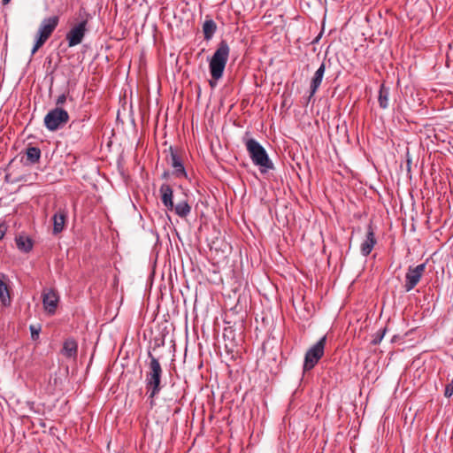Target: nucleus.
<instances>
[{
	"label": "nucleus",
	"instance_id": "f257e3e1",
	"mask_svg": "<svg viewBox=\"0 0 453 453\" xmlns=\"http://www.w3.org/2000/svg\"><path fill=\"white\" fill-rule=\"evenodd\" d=\"M148 357L149 361L146 364L145 388L148 397L150 399V403H153L154 397L159 394L162 388L163 369L159 360L154 357L150 351L148 352Z\"/></svg>",
	"mask_w": 453,
	"mask_h": 453
},
{
	"label": "nucleus",
	"instance_id": "f03ea898",
	"mask_svg": "<svg viewBox=\"0 0 453 453\" xmlns=\"http://www.w3.org/2000/svg\"><path fill=\"white\" fill-rule=\"evenodd\" d=\"M229 53L230 48L226 41H220L209 62V69L212 78L209 81V84L211 88L216 87L217 81L222 78Z\"/></svg>",
	"mask_w": 453,
	"mask_h": 453
},
{
	"label": "nucleus",
	"instance_id": "7ed1b4c3",
	"mask_svg": "<svg viewBox=\"0 0 453 453\" xmlns=\"http://www.w3.org/2000/svg\"><path fill=\"white\" fill-rule=\"evenodd\" d=\"M244 143L252 163L259 167L261 173H265L274 168L266 150L257 141L248 138L244 140Z\"/></svg>",
	"mask_w": 453,
	"mask_h": 453
},
{
	"label": "nucleus",
	"instance_id": "20e7f679",
	"mask_svg": "<svg viewBox=\"0 0 453 453\" xmlns=\"http://www.w3.org/2000/svg\"><path fill=\"white\" fill-rule=\"evenodd\" d=\"M59 23L58 16H51L42 19L39 29L36 42L32 49L31 54L35 52L47 42Z\"/></svg>",
	"mask_w": 453,
	"mask_h": 453
},
{
	"label": "nucleus",
	"instance_id": "39448f33",
	"mask_svg": "<svg viewBox=\"0 0 453 453\" xmlns=\"http://www.w3.org/2000/svg\"><path fill=\"white\" fill-rule=\"evenodd\" d=\"M326 336L321 337L314 345H312L305 353L303 370L310 371L318 364L324 355Z\"/></svg>",
	"mask_w": 453,
	"mask_h": 453
},
{
	"label": "nucleus",
	"instance_id": "423d86ee",
	"mask_svg": "<svg viewBox=\"0 0 453 453\" xmlns=\"http://www.w3.org/2000/svg\"><path fill=\"white\" fill-rule=\"evenodd\" d=\"M69 121L68 112L61 107L50 111L44 117V125L50 131L62 128Z\"/></svg>",
	"mask_w": 453,
	"mask_h": 453
},
{
	"label": "nucleus",
	"instance_id": "0eeeda50",
	"mask_svg": "<svg viewBox=\"0 0 453 453\" xmlns=\"http://www.w3.org/2000/svg\"><path fill=\"white\" fill-rule=\"evenodd\" d=\"M426 264L418 265L415 267L410 266L405 275L404 289L406 292L412 290L421 280L425 270Z\"/></svg>",
	"mask_w": 453,
	"mask_h": 453
},
{
	"label": "nucleus",
	"instance_id": "6e6552de",
	"mask_svg": "<svg viewBox=\"0 0 453 453\" xmlns=\"http://www.w3.org/2000/svg\"><path fill=\"white\" fill-rule=\"evenodd\" d=\"M42 299L46 313L50 316L54 315L59 303L58 292L53 288H44L42 293Z\"/></svg>",
	"mask_w": 453,
	"mask_h": 453
},
{
	"label": "nucleus",
	"instance_id": "1a4fd4ad",
	"mask_svg": "<svg viewBox=\"0 0 453 453\" xmlns=\"http://www.w3.org/2000/svg\"><path fill=\"white\" fill-rule=\"evenodd\" d=\"M169 151L170 157L167 161L173 169V174L176 177H187L180 151L173 147H170Z\"/></svg>",
	"mask_w": 453,
	"mask_h": 453
},
{
	"label": "nucleus",
	"instance_id": "9d476101",
	"mask_svg": "<svg viewBox=\"0 0 453 453\" xmlns=\"http://www.w3.org/2000/svg\"><path fill=\"white\" fill-rule=\"evenodd\" d=\"M87 21L83 20L73 27L66 35V40L69 47L80 44L85 35Z\"/></svg>",
	"mask_w": 453,
	"mask_h": 453
},
{
	"label": "nucleus",
	"instance_id": "9b49d317",
	"mask_svg": "<svg viewBox=\"0 0 453 453\" xmlns=\"http://www.w3.org/2000/svg\"><path fill=\"white\" fill-rule=\"evenodd\" d=\"M376 243L377 240L375 237L373 226L372 224H369L367 226L365 238L364 239L360 245L361 254L365 257L370 255Z\"/></svg>",
	"mask_w": 453,
	"mask_h": 453
},
{
	"label": "nucleus",
	"instance_id": "f8f14e48",
	"mask_svg": "<svg viewBox=\"0 0 453 453\" xmlns=\"http://www.w3.org/2000/svg\"><path fill=\"white\" fill-rule=\"evenodd\" d=\"M325 72H326V64H325V62H322L311 78V81L310 83L309 99H311L315 95V93L319 89V86L321 85Z\"/></svg>",
	"mask_w": 453,
	"mask_h": 453
},
{
	"label": "nucleus",
	"instance_id": "ddd939ff",
	"mask_svg": "<svg viewBox=\"0 0 453 453\" xmlns=\"http://www.w3.org/2000/svg\"><path fill=\"white\" fill-rule=\"evenodd\" d=\"M8 280L4 273H0V302L4 306L10 305L12 302Z\"/></svg>",
	"mask_w": 453,
	"mask_h": 453
},
{
	"label": "nucleus",
	"instance_id": "4468645a",
	"mask_svg": "<svg viewBox=\"0 0 453 453\" xmlns=\"http://www.w3.org/2000/svg\"><path fill=\"white\" fill-rule=\"evenodd\" d=\"M159 192L161 195V201H162L163 204L165 205V207H166L167 210H169V211H173V188H171V186L166 183L162 184L159 188Z\"/></svg>",
	"mask_w": 453,
	"mask_h": 453
},
{
	"label": "nucleus",
	"instance_id": "2eb2a0df",
	"mask_svg": "<svg viewBox=\"0 0 453 453\" xmlns=\"http://www.w3.org/2000/svg\"><path fill=\"white\" fill-rule=\"evenodd\" d=\"M67 218V213L65 210H59L57 211L53 217V234H58L64 230L65 221Z\"/></svg>",
	"mask_w": 453,
	"mask_h": 453
},
{
	"label": "nucleus",
	"instance_id": "dca6fc26",
	"mask_svg": "<svg viewBox=\"0 0 453 453\" xmlns=\"http://www.w3.org/2000/svg\"><path fill=\"white\" fill-rule=\"evenodd\" d=\"M78 352V343L73 338L66 339L63 343L61 353L68 358L76 357Z\"/></svg>",
	"mask_w": 453,
	"mask_h": 453
},
{
	"label": "nucleus",
	"instance_id": "f3484780",
	"mask_svg": "<svg viewBox=\"0 0 453 453\" xmlns=\"http://www.w3.org/2000/svg\"><path fill=\"white\" fill-rule=\"evenodd\" d=\"M217 30V24L211 19H205L203 24V38L206 41H210Z\"/></svg>",
	"mask_w": 453,
	"mask_h": 453
},
{
	"label": "nucleus",
	"instance_id": "a211bd4d",
	"mask_svg": "<svg viewBox=\"0 0 453 453\" xmlns=\"http://www.w3.org/2000/svg\"><path fill=\"white\" fill-rule=\"evenodd\" d=\"M389 101V88L382 83L380 87L378 102L381 109H387Z\"/></svg>",
	"mask_w": 453,
	"mask_h": 453
},
{
	"label": "nucleus",
	"instance_id": "6ab92c4d",
	"mask_svg": "<svg viewBox=\"0 0 453 453\" xmlns=\"http://www.w3.org/2000/svg\"><path fill=\"white\" fill-rule=\"evenodd\" d=\"M41 157V150L37 147H28L26 150L27 163L34 165L39 162Z\"/></svg>",
	"mask_w": 453,
	"mask_h": 453
},
{
	"label": "nucleus",
	"instance_id": "aec40b11",
	"mask_svg": "<svg viewBox=\"0 0 453 453\" xmlns=\"http://www.w3.org/2000/svg\"><path fill=\"white\" fill-rule=\"evenodd\" d=\"M175 214L180 218H186L191 211V206L188 201L184 200L178 203L176 205L173 204V210Z\"/></svg>",
	"mask_w": 453,
	"mask_h": 453
},
{
	"label": "nucleus",
	"instance_id": "412c9836",
	"mask_svg": "<svg viewBox=\"0 0 453 453\" xmlns=\"http://www.w3.org/2000/svg\"><path fill=\"white\" fill-rule=\"evenodd\" d=\"M16 244H17L18 249L24 252H28L33 248L32 241L28 237H24V236L17 237Z\"/></svg>",
	"mask_w": 453,
	"mask_h": 453
},
{
	"label": "nucleus",
	"instance_id": "4be33fe9",
	"mask_svg": "<svg viewBox=\"0 0 453 453\" xmlns=\"http://www.w3.org/2000/svg\"><path fill=\"white\" fill-rule=\"evenodd\" d=\"M30 332H31V337L33 340H37L39 338V334L41 331V326L40 325H31L29 326Z\"/></svg>",
	"mask_w": 453,
	"mask_h": 453
},
{
	"label": "nucleus",
	"instance_id": "5701e85b",
	"mask_svg": "<svg viewBox=\"0 0 453 453\" xmlns=\"http://www.w3.org/2000/svg\"><path fill=\"white\" fill-rule=\"evenodd\" d=\"M444 395L446 397H449L453 395V380L446 386Z\"/></svg>",
	"mask_w": 453,
	"mask_h": 453
},
{
	"label": "nucleus",
	"instance_id": "b1692460",
	"mask_svg": "<svg viewBox=\"0 0 453 453\" xmlns=\"http://www.w3.org/2000/svg\"><path fill=\"white\" fill-rule=\"evenodd\" d=\"M65 101H66V96L65 94H62L57 98L56 104L58 107H60L65 103Z\"/></svg>",
	"mask_w": 453,
	"mask_h": 453
},
{
	"label": "nucleus",
	"instance_id": "393cba45",
	"mask_svg": "<svg viewBox=\"0 0 453 453\" xmlns=\"http://www.w3.org/2000/svg\"><path fill=\"white\" fill-rule=\"evenodd\" d=\"M6 232V226L4 224H0V241L4 238Z\"/></svg>",
	"mask_w": 453,
	"mask_h": 453
},
{
	"label": "nucleus",
	"instance_id": "a878e982",
	"mask_svg": "<svg viewBox=\"0 0 453 453\" xmlns=\"http://www.w3.org/2000/svg\"><path fill=\"white\" fill-rule=\"evenodd\" d=\"M10 1L11 0H3L2 3H3L4 5H6V4H8L10 3Z\"/></svg>",
	"mask_w": 453,
	"mask_h": 453
},
{
	"label": "nucleus",
	"instance_id": "bb28decb",
	"mask_svg": "<svg viewBox=\"0 0 453 453\" xmlns=\"http://www.w3.org/2000/svg\"><path fill=\"white\" fill-rule=\"evenodd\" d=\"M180 411V408H177V409L175 410V411H174V412H175V413H177V412H179Z\"/></svg>",
	"mask_w": 453,
	"mask_h": 453
}]
</instances>
